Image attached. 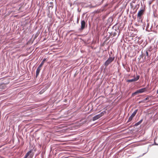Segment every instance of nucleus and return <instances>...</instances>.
<instances>
[{
    "label": "nucleus",
    "mask_w": 158,
    "mask_h": 158,
    "mask_svg": "<svg viewBox=\"0 0 158 158\" xmlns=\"http://www.w3.org/2000/svg\"><path fill=\"white\" fill-rule=\"evenodd\" d=\"M23 158H27V157H25V156H24Z\"/></svg>",
    "instance_id": "nucleus-26"
},
{
    "label": "nucleus",
    "mask_w": 158,
    "mask_h": 158,
    "mask_svg": "<svg viewBox=\"0 0 158 158\" xmlns=\"http://www.w3.org/2000/svg\"><path fill=\"white\" fill-rule=\"evenodd\" d=\"M155 143V145H158V144L156 143L155 142V143Z\"/></svg>",
    "instance_id": "nucleus-22"
},
{
    "label": "nucleus",
    "mask_w": 158,
    "mask_h": 158,
    "mask_svg": "<svg viewBox=\"0 0 158 158\" xmlns=\"http://www.w3.org/2000/svg\"><path fill=\"white\" fill-rule=\"evenodd\" d=\"M103 0H102V1H103Z\"/></svg>",
    "instance_id": "nucleus-30"
},
{
    "label": "nucleus",
    "mask_w": 158,
    "mask_h": 158,
    "mask_svg": "<svg viewBox=\"0 0 158 158\" xmlns=\"http://www.w3.org/2000/svg\"><path fill=\"white\" fill-rule=\"evenodd\" d=\"M151 3V2H150L149 4H150Z\"/></svg>",
    "instance_id": "nucleus-29"
},
{
    "label": "nucleus",
    "mask_w": 158,
    "mask_h": 158,
    "mask_svg": "<svg viewBox=\"0 0 158 158\" xmlns=\"http://www.w3.org/2000/svg\"><path fill=\"white\" fill-rule=\"evenodd\" d=\"M136 6H137V5H135V8H136Z\"/></svg>",
    "instance_id": "nucleus-27"
},
{
    "label": "nucleus",
    "mask_w": 158,
    "mask_h": 158,
    "mask_svg": "<svg viewBox=\"0 0 158 158\" xmlns=\"http://www.w3.org/2000/svg\"><path fill=\"white\" fill-rule=\"evenodd\" d=\"M41 67H40L39 66L38 67V68L36 70V77H38V75H39V73L41 70Z\"/></svg>",
    "instance_id": "nucleus-8"
},
{
    "label": "nucleus",
    "mask_w": 158,
    "mask_h": 158,
    "mask_svg": "<svg viewBox=\"0 0 158 158\" xmlns=\"http://www.w3.org/2000/svg\"><path fill=\"white\" fill-rule=\"evenodd\" d=\"M95 7L94 6H92V7Z\"/></svg>",
    "instance_id": "nucleus-28"
},
{
    "label": "nucleus",
    "mask_w": 158,
    "mask_h": 158,
    "mask_svg": "<svg viewBox=\"0 0 158 158\" xmlns=\"http://www.w3.org/2000/svg\"><path fill=\"white\" fill-rule=\"evenodd\" d=\"M144 11V10L143 9H141L139 11L137 14V17L139 19H140L141 16L143 14Z\"/></svg>",
    "instance_id": "nucleus-7"
},
{
    "label": "nucleus",
    "mask_w": 158,
    "mask_h": 158,
    "mask_svg": "<svg viewBox=\"0 0 158 158\" xmlns=\"http://www.w3.org/2000/svg\"><path fill=\"white\" fill-rule=\"evenodd\" d=\"M146 90L145 88H141L140 89L137 90L135 92L132 93V95L133 96L136 95V94L139 93H142L144 92Z\"/></svg>",
    "instance_id": "nucleus-3"
},
{
    "label": "nucleus",
    "mask_w": 158,
    "mask_h": 158,
    "mask_svg": "<svg viewBox=\"0 0 158 158\" xmlns=\"http://www.w3.org/2000/svg\"><path fill=\"white\" fill-rule=\"evenodd\" d=\"M143 119H142L139 121L138 122L135 123V124L134 126H138L143 121Z\"/></svg>",
    "instance_id": "nucleus-10"
},
{
    "label": "nucleus",
    "mask_w": 158,
    "mask_h": 158,
    "mask_svg": "<svg viewBox=\"0 0 158 158\" xmlns=\"http://www.w3.org/2000/svg\"><path fill=\"white\" fill-rule=\"evenodd\" d=\"M148 152V151L146 152L143 153L142 156H139L140 157V156H143L144 154H145L146 153Z\"/></svg>",
    "instance_id": "nucleus-19"
},
{
    "label": "nucleus",
    "mask_w": 158,
    "mask_h": 158,
    "mask_svg": "<svg viewBox=\"0 0 158 158\" xmlns=\"http://www.w3.org/2000/svg\"><path fill=\"white\" fill-rule=\"evenodd\" d=\"M32 152L31 150H30L25 155V156L26 157H27Z\"/></svg>",
    "instance_id": "nucleus-13"
},
{
    "label": "nucleus",
    "mask_w": 158,
    "mask_h": 158,
    "mask_svg": "<svg viewBox=\"0 0 158 158\" xmlns=\"http://www.w3.org/2000/svg\"><path fill=\"white\" fill-rule=\"evenodd\" d=\"M139 78V76L137 75L136 77H135L133 79L130 80H127L126 81L127 82H132L137 81Z\"/></svg>",
    "instance_id": "nucleus-6"
},
{
    "label": "nucleus",
    "mask_w": 158,
    "mask_h": 158,
    "mask_svg": "<svg viewBox=\"0 0 158 158\" xmlns=\"http://www.w3.org/2000/svg\"><path fill=\"white\" fill-rule=\"evenodd\" d=\"M46 58H44L43 60H42V61L41 62V63H40V65H39V66L40 67H41L42 66H43V65L44 62L46 61Z\"/></svg>",
    "instance_id": "nucleus-11"
},
{
    "label": "nucleus",
    "mask_w": 158,
    "mask_h": 158,
    "mask_svg": "<svg viewBox=\"0 0 158 158\" xmlns=\"http://www.w3.org/2000/svg\"><path fill=\"white\" fill-rule=\"evenodd\" d=\"M103 0H102V1H103Z\"/></svg>",
    "instance_id": "nucleus-31"
},
{
    "label": "nucleus",
    "mask_w": 158,
    "mask_h": 158,
    "mask_svg": "<svg viewBox=\"0 0 158 158\" xmlns=\"http://www.w3.org/2000/svg\"><path fill=\"white\" fill-rule=\"evenodd\" d=\"M107 5H107V4H106V5H105L104 6H105V7L106 6H107Z\"/></svg>",
    "instance_id": "nucleus-23"
},
{
    "label": "nucleus",
    "mask_w": 158,
    "mask_h": 158,
    "mask_svg": "<svg viewBox=\"0 0 158 158\" xmlns=\"http://www.w3.org/2000/svg\"><path fill=\"white\" fill-rule=\"evenodd\" d=\"M114 57H110L105 62L104 65L107 66L110 64L114 60Z\"/></svg>",
    "instance_id": "nucleus-2"
},
{
    "label": "nucleus",
    "mask_w": 158,
    "mask_h": 158,
    "mask_svg": "<svg viewBox=\"0 0 158 158\" xmlns=\"http://www.w3.org/2000/svg\"><path fill=\"white\" fill-rule=\"evenodd\" d=\"M104 112H102L100 114L96 115L93 118L92 120L93 121H95V120L99 119L104 115Z\"/></svg>",
    "instance_id": "nucleus-4"
},
{
    "label": "nucleus",
    "mask_w": 158,
    "mask_h": 158,
    "mask_svg": "<svg viewBox=\"0 0 158 158\" xmlns=\"http://www.w3.org/2000/svg\"><path fill=\"white\" fill-rule=\"evenodd\" d=\"M113 21V17L111 16L108 19V23H111Z\"/></svg>",
    "instance_id": "nucleus-9"
},
{
    "label": "nucleus",
    "mask_w": 158,
    "mask_h": 158,
    "mask_svg": "<svg viewBox=\"0 0 158 158\" xmlns=\"http://www.w3.org/2000/svg\"><path fill=\"white\" fill-rule=\"evenodd\" d=\"M138 111V110L136 109L132 113L131 115L129 117L127 122H130L131 121L133 118L135 116V115L136 114Z\"/></svg>",
    "instance_id": "nucleus-5"
},
{
    "label": "nucleus",
    "mask_w": 158,
    "mask_h": 158,
    "mask_svg": "<svg viewBox=\"0 0 158 158\" xmlns=\"http://www.w3.org/2000/svg\"><path fill=\"white\" fill-rule=\"evenodd\" d=\"M136 0H132V2L130 3V6L131 8H133L134 6L133 5L134 3H135Z\"/></svg>",
    "instance_id": "nucleus-12"
},
{
    "label": "nucleus",
    "mask_w": 158,
    "mask_h": 158,
    "mask_svg": "<svg viewBox=\"0 0 158 158\" xmlns=\"http://www.w3.org/2000/svg\"><path fill=\"white\" fill-rule=\"evenodd\" d=\"M152 47L150 46L149 48H148L147 49L146 51H148V52H151L152 51Z\"/></svg>",
    "instance_id": "nucleus-15"
},
{
    "label": "nucleus",
    "mask_w": 158,
    "mask_h": 158,
    "mask_svg": "<svg viewBox=\"0 0 158 158\" xmlns=\"http://www.w3.org/2000/svg\"><path fill=\"white\" fill-rule=\"evenodd\" d=\"M156 93H157V94H158V90H157V91Z\"/></svg>",
    "instance_id": "nucleus-24"
},
{
    "label": "nucleus",
    "mask_w": 158,
    "mask_h": 158,
    "mask_svg": "<svg viewBox=\"0 0 158 158\" xmlns=\"http://www.w3.org/2000/svg\"><path fill=\"white\" fill-rule=\"evenodd\" d=\"M77 23H78V19H77Z\"/></svg>",
    "instance_id": "nucleus-21"
},
{
    "label": "nucleus",
    "mask_w": 158,
    "mask_h": 158,
    "mask_svg": "<svg viewBox=\"0 0 158 158\" xmlns=\"http://www.w3.org/2000/svg\"><path fill=\"white\" fill-rule=\"evenodd\" d=\"M87 26V25L85 20H82L81 21V27L79 28V30L82 31L83 30L85 27Z\"/></svg>",
    "instance_id": "nucleus-1"
},
{
    "label": "nucleus",
    "mask_w": 158,
    "mask_h": 158,
    "mask_svg": "<svg viewBox=\"0 0 158 158\" xmlns=\"http://www.w3.org/2000/svg\"><path fill=\"white\" fill-rule=\"evenodd\" d=\"M145 102L144 101V100H142L139 101V103H144Z\"/></svg>",
    "instance_id": "nucleus-16"
},
{
    "label": "nucleus",
    "mask_w": 158,
    "mask_h": 158,
    "mask_svg": "<svg viewBox=\"0 0 158 158\" xmlns=\"http://www.w3.org/2000/svg\"><path fill=\"white\" fill-rule=\"evenodd\" d=\"M119 34H120V32H119H119L118 33V36L117 37V38L118 37L119 35Z\"/></svg>",
    "instance_id": "nucleus-20"
},
{
    "label": "nucleus",
    "mask_w": 158,
    "mask_h": 158,
    "mask_svg": "<svg viewBox=\"0 0 158 158\" xmlns=\"http://www.w3.org/2000/svg\"><path fill=\"white\" fill-rule=\"evenodd\" d=\"M103 0H102V1H103Z\"/></svg>",
    "instance_id": "nucleus-32"
},
{
    "label": "nucleus",
    "mask_w": 158,
    "mask_h": 158,
    "mask_svg": "<svg viewBox=\"0 0 158 158\" xmlns=\"http://www.w3.org/2000/svg\"><path fill=\"white\" fill-rule=\"evenodd\" d=\"M148 97H147V98H146L145 99H144V101L145 102V101L148 100Z\"/></svg>",
    "instance_id": "nucleus-18"
},
{
    "label": "nucleus",
    "mask_w": 158,
    "mask_h": 158,
    "mask_svg": "<svg viewBox=\"0 0 158 158\" xmlns=\"http://www.w3.org/2000/svg\"><path fill=\"white\" fill-rule=\"evenodd\" d=\"M118 32V30H115L112 33V34L113 35V37L115 36Z\"/></svg>",
    "instance_id": "nucleus-14"
},
{
    "label": "nucleus",
    "mask_w": 158,
    "mask_h": 158,
    "mask_svg": "<svg viewBox=\"0 0 158 158\" xmlns=\"http://www.w3.org/2000/svg\"><path fill=\"white\" fill-rule=\"evenodd\" d=\"M146 56H148V57H149V56L148 53V51H146Z\"/></svg>",
    "instance_id": "nucleus-17"
},
{
    "label": "nucleus",
    "mask_w": 158,
    "mask_h": 158,
    "mask_svg": "<svg viewBox=\"0 0 158 158\" xmlns=\"http://www.w3.org/2000/svg\"><path fill=\"white\" fill-rule=\"evenodd\" d=\"M103 0H102V1H103Z\"/></svg>",
    "instance_id": "nucleus-33"
},
{
    "label": "nucleus",
    "mask_w": 158,
    "mask_h": 158,
    "mask_svg": "<svg viewBox=\"0 0 158 158\" xmlns=\"http://www.w3.org/2000/svg\"><path fill=\"white\" fill-rule=\"evenodd\" d=\"M109 33L110 34V35H111V33H110V32H109Z\"/></svg>",
    "instance_id": "nucleus-25"
}]
</instances>
